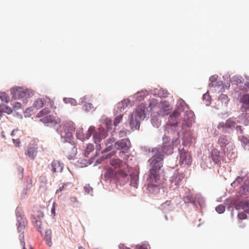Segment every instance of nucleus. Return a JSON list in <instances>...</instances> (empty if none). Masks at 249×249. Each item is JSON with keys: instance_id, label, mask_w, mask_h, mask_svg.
<instances>
[{"instance_id": "1", "label": "nucleus", "mask_w": 249, "mask_h": 249, "mask_svg": "<svg viewBox=\"0 0 249 249\" xmlns=\"http://www.w3.org/2000/svg\"><path fill=\"white\" fill-rule=\"evenodd\" d=\"M153 152H155L156 155L153 156L149 160L150 169L149 170L150 178L152 181H155V179L160 178L159 170L162 166V161L164 159L162 154H160V149L154 148Z\"/></svg>"}, {"instance_id": "2", "label": "nucleus", "mask_w": 249, "mask_h": 249, "mask_svg": "<svg viewBox=\"0 0 249 249\" xmlns=\"http://www.w3.org/2000/svg\"><path fill=\"white\" fill-rule=\"evenodd\" d=\"M144 109V105L142 104H140L137 107L135 111L129 116L128 120L132 130L139 129L141 121L145 117Z\"/></svg>"}, {"instance_id": "3", "label": "nucleus", "mask_w": 249, "mask_h": 249, "mask_svg": "<svg viewBox=\"0 0 249 249\" xmlns=\"http://www.w3.org/2000/svg\"><path fill=\"white\" fill-rule=\"evenodd\" d=\"M75 128L74 123L71 121L65 122L60 126L59 132L64 142H71L73 139L72 134Z\"/></svg>"}, {"instance_id": "4", "label": "nucleus", "mask_w": 249, "mask_h": 249, "mask_svg": "<svg viewBox=\"0 0 249 249\" xmlns=\"http://www.w3.org/2000/svg\"><path fill=\"white\" fill-rule=\"evenodd\" d=\"M11 92L13 97L15 99L28 98L32 95L33 93L30 90L24 89L20 87H15L11 89Z\"/></svg>"}, {"instance_id": "5", "label": "nucleus", "mask_w": 249, "mask_h": 249, "mask_svg": "<svg viewBox=\"0 0 249 249\" xmlns=\"http://www.w3.org/2000/svg\"><path fill=\"white\" fill-rule=\"evenodd\" d=\"M177 159L179 165L185 167L189 166L192 162V156L191 154L184 149H182L179 151V155Z\"/></svg>"}, {"instance_id": "6", "label": "nucleus", "mask_w": 249, "mask_h": 249, "mask_svg": "<svg viewBox=\"0 0 249 249\" xmlns=\"http://www.w3.org/2000/svg\"><path fill=\"white\" fill-rule=\"evenodd\" d=\"M184 178V175L183 173H179L178 171L175 172L170 178L171 187L173 188V189L178 188L182 184Z\"/></svg>"}, {"instance_id": "7", "label": "nucleus", "mask_w": 249, "mask_h": 249, "mask_svg": "<svg viewBox=\"0 0 249 249\" xmlns=\"http://www.w3.org/2000/svg\"><path fill=\"white\" fill-rule=\"evenodd\" d=\"M180 116V113L177 110L174 111L170 115L166 131L169 132L171 126H176L178 124Z\"/></svg>"}, {"instance_id": "8", "label": "nucleus", "mask_w": 249, "mask_h": 249, "mask_svg": "<svg viewBox=\"0 0 249 249\" xmlns=\"http://www.w3.org/2000/svg\"><path fill=\"white\" fill-rule=\"evenodd\" d=\"M160 180L159 179H155V181H152L150 178V176L148 178V185H147V190L149 193L152 194H157L159 191L160 187L159 185V181Z\"/></svg>"}, {"instance_id": "9", "label": "nucleus", "mask_w": 249, "mask_h": 249, "mask_svg": "<svg viewBox=\"0 0 249 249\" xmlns=\"http://www.w3.org/2000/svg\"><path fill=\"white\" fill-rule=\"evenodd\" d=\"M47 101L45 99H37L33 103V106L36 109H39L41 108L45 103H48V105L50 107L52 108H55L54 107V103L53 101H51L50 98L46 97Z\"/></svg>"}, {"instance_id": "10", "label": "nucleus", "mask_w": 249, "mask_h": 249, "mask_svg": "<svg viewBox=\"0 0 249 249\" xmlns=\"http://www.w3.org/2000/svg\"><path fill=\"white\" fill-rule=\"evenodd\" d=\"M130 142L127 139H122L114 143V148L116 149L127 151L130 147Z\"/></svg>"}, {"instance_id": "11", "label": "nucleus", "mask_w": 249, "mask_h": 249, "mask_svg": "<svg viewBox=\"0 0 249 249\" xmlns=\"http://www.w3.org/2000/svg\"><path fill=\"white\" fill-rule=\"evenodd\" d=\"M114 179L119 181H125L128 179V174L124 168L119 169L115 173Z\"/></svg>"}, {"instance_id": "12", "label": "nucleus", "mask_w": 249, "mask_h": 249, "mask_svg": "<svg viewBox=\"0 0 249 249\" xmlns=\"http://www.w3.org/2000/svg\"><path fill=\"white\" fill-rule=\"evenodd\" d=\"M37 145L35 142H31L29 144L26 155L31 159H34L37 154Z\"/></svg>"}, {"instance_id": "13", "label": "nucleus", "mask_w": 249, "mask_h": 249, "mask_svg": "<svg viewBox=\"0 0 249 249\" xmlns=\"http://www.w3.org/2000/svg\"><path fill=\"white\" fill-rule=\"evenodd\" d=\"M66 147V152L69 156L70 157V159L73 158L77 153V149L76 147L75 143L71 140Z\"/></svg>"}, {"instance_id": "14", "label": "nucleus", "mask_w": 249, "mask_h": 249, "mask_svg": "<svg viewBox=\"0 0 249 249\" xmlns=\"http://www.w3.org/2000/svg\"><path fill=\"white\" fill-rule=\"evenodd\" d=\"M186 116L183 120L182 123V125L183 127L186 126L187 127H190L192 125L193 121V113L190 111L186 112Z\"/></svg>"}, {"instance_id": "15", "label": "nucleus", "mask_w": 249, "mask_h": 249, "mask_svg": "<svg viewBox=\"0 0 249 249\" xmlns=\"http://www.w3.org/2000/svg\"><path fill=\"white\" fill-rule=\"evenodd\" d=\"M51 170L53 173H60L62 171V164L58 160H53L51 165Z\"/></svg>"}, {"instance_id": "16", "label": "nucleus", "mask_w": 249, "mask_h": 249, "mask_svg": "<svg viewBox=\"0 0 249 249\" xmlns=\"http://www.w3.org/2000/svg\"><path fill=\"white\" fill-rule=\"evenodd\" d=\"M237 210H243L246 213H249V200L239 202L235 206Z\"/></svg>"}, {"instance_id": "17", "label": "nucleus", "mask_w": 249, "mask_h": 249, "mask_svg": "<svg viewBox=\"0 0 249 249\" xmlns=\"http://www.w3.org/2000/svg\"><path fill=\"white\" fill-rule=\"evenodd\" d=\"M158 149H160V154L164 153L167 155H171L173 153V148L172 146L170 145H163L161 147H156Z\"/></svg>"}, {"instance_id": "18", "label": "nucleus", "mask_w": 249, "mask_h": 249, "mask_svg": "<svg viewBox=\"0 0 249 249\" xmlns=\"http://www.w3.org/2000/svg\"><path fill=\"white\" fill-rule=\"evenodd\" d=\"M115 142V139L114 138H111L107 139L106 143L107 147L102 152V153L107 152L111 150L114 149V143Z\"/></svg>"}, {"instance_id": "19", "label": "nucleus", "mask_w": 249, "mask_h": 249, "mask_svg": "<svg viewBox=\"0 0 249 249\" xmlns=\"http://www.w3.org/2000/svg\"><path fill=\"white\" fill-rule=\"evenodd\" d=\"M240 102L243 104L242 108L249 109V94H245L240 98Z\"/></svg>"}, {"instance_id": "20", "label": "nucleus", "mask_w": 249, "mask_h": 249, "mask_svg": "<svg viewBox=\"0 0 249 249\" xmlns=\"http://www.w3.org/2000/svg\"><path fill=\"white\" fill-rule=\"evenodd\" d=\"M44 240L47 244L50 247L52 246V231L51 230H47L45 233Z\"/></svg>"}, {"instance_id": "21", "label": "nucleus", "mask_w": 249, "mask_h": 249, "mask_svg": "<svg viewBox=\"0 0 249 249\" xmlns=\"http://www.w3.org/2000/svg\"><path fill=\"white\" fill-rule=\"evenodd\" d=\"M110 164L115 168H118L119 169L123 167L122 161L119 159H111L110 160Z\"/></svg>"}, {"instance_id": "22", "label": "nucleus", "mask_w": 249, "mask_h": 249, "mask_svg": "<svg viewBox=\"0 0 249 249\" xmlns=\"http://www.w3.org/2000/svg\"><path fill=\"white\" fill-rule=\"evenodd\" d=\"M104 132L100 131V132H96L93 134V138L94 142L96 144L99 143L101 142V140L103 138H105L106 137L103 134Z\"/></svg>"}, {"instance_id": "23", "label": "nucleus", "mask_w": 249, "mask_h": 249, "mask_svg": "<svg viewBox=\"0 0 249 249\" xmlns=\"http://www.w3.org/2000/svg\"><path fill=\"white\" fill-rule=\"evenodd\" d=\"M229 142V141L225 136L220 137L218 141V143L221 147H225Z\"/></svg>"}, {"instance_id": "24", "label": "nucleus", "mask_w": 249, "mask_h": 249, "mask_svg": "<svg viewBox=\"0 0 249 249\" xmlns=\"http://www.w3.org/2000/svg\"><path fill=\"white\" fill-rule=\"evenodd\" d=\"M54 117L53 116L48 115L41 119L40 121L44 124H47L49 123H53L54 121Z\"/></svg>"}, {"instance_id": "25", "label": "nucleus", "mask_w": 249, "mask_h": 249, "mask_svg": "<svg viewBox=\"0 0 249 249\" xmlns=\"http://www.w3.org/2000/svg\"><path fill=\"white\" fill-rule=\"evenodd\" d=\"M50 111V110L48 107L43 108L37 114L36 117L38 118L42 117L48 114Z\"/></svg>"}, {"instance_id": "26", "label": "nucleus", "mask_w": 249, "mask_h": 249, "mask_svg": "<svg viewBox=\"0 0 249 249\" xmlns=\"http://www.w3.org/2000/svg\"><path fill=\"white\" fill-rule=\"evenodd\" d=\"M94 149V146L93 144L89 143L87 145L86 148L85 150L84 156L88 157L90 152L92 151Z\"/></svg>"}, {"instance_id": "27", "label": "nucleus", "mask_w": 249, "mask_h": 249, "mask_svg": "<svg viewBox=\"0 0 249 249\" xmlns=\"http://www.w3.org/2000/svg\"><path fill=\"white\" fill-rule=\"evenodd\" d=\"M33 222H35V226L38 231L41 232V222L40 220H36V217H34Z\"/></svg>"}, {"instance_id": "28", "label": "nucleus", "mask_w": 249, "mask_h": 249, "mask_svg": "<svg viewBox=\"0 0 249 249\" xmlns=\"http://www.w3.org/2000/svg\"><path fill=\"white\" fill-rule=\"evenodd\" d=\"M129 104V101L127 99H124L119 103L118 107L120 108H124L127 107Z\"/></svg>"}, {"instance_id": "29", "label": "nucleus", "mask_w": 249, "mask_h": 249, "mask_svg": "<svg viewBox=\"0 0 249 249\" xmlns=\"http://www.w3.org/2000/svg\"><path fill=\"white\" fill-rule=\"evenodd\" d=\"M0 111H2L3 112H5L9 114L12 112V110L10 107L4 105H0Z\"/></svg>"}, {"instance_id": "30", "label": "nucleus", "mask_w": 249, "mask_h": 249, "mask_svg": "<svg viewBox=\"0 0 249 249\" xmlns=\"http://www.w3.org/2000/svg\"><path fill=\"white\" fill-rule=\"evenodd\" d=\"M83 108L87 112H89L94 110V107L91 103H86L83 106Z\"/></svg>"}, {"instance_id": "31", "label": "nucleus", "mask_w": 249, "mask_h": 249, "mask_svg": "<svg viewBox=\"0 0 249 249\" xmlns=\"http://www.w3.org/2000/svg\"><path fill=\"white\" fill-rule=\"evenodd\" d=\"M0 98L4 103H7L9 102V97L4 92H0Z\"/></svg>"}, {"instance_id": "32", "label": "nucleus", "mask_w": 249, "mask_h": 249, "mask_svg": "<svg viewBox=\"0 0 249 249\" xmlns=\"http://www.w3.org/2000/svg\"><path fill=\"white\" fill-rule=\"evenodd\" d=\"M138 177L136 176H133L131 178L130 185L135 188H137L138 186Z\"/></svg>"}, {"instance_id": "33", "label": "nucleus", "mask_w": 249, "mask_h": 249, "mask_svg": "<svg viewBox=\"0 0 249 249\" xmlns=\"http://www.w3.org/2000/svg\"><path fill=\"white\" fill-rule=\"evenodd\" d=\"M226 125L228 126V128H232L235 126V122L233 119L230 118L226 121Z\"/></svg>"}, {"instance_id": "34", "label": "nucleus", "mask_w": 249, "mask_h": 249, "mask_svg": "<svg viewBox=\"0 0 249 249\" xmlns=\"http://www.w3.org/2000/svg\"><path fill=\"white\" fill-rule=\"evenodd\" d=\"M76 135L77 139L81 141H84L85 140V136L83 135V130L82 129H78L76 131Z\"/></svg>"}, {"instance_id": "35", "label": "nucleus", "mask_w": 249, "mask_h": 249, "mask_svg": "<svg viewBox=\"0 0 249 249\" xmlns=\"http://www.w3.org/2000/svg\"><path fill=\"white\" fill-rule=\"evenodd\" d=\"M148 248H149V245L147 242H144L136 246V249H148Z\"/></svg>"}, {"instance_id": "36", "label": "nucleus", "mask_w": 249, "mask_h": 249, "mask_svg": "<svg viewBox=\"0 0 249 249\" xmlns=\"http://www.w3.org/2000/svg\"><path fill=\"white\" fill-rule=\"evenodd\" d=\"M158 104V101L156 99H152L149 102V107L150 110H152L154 107H156Z\"/></svg>"}, {"instance_id": "37", "label": "nucleus", "mask_w": 249, "mask_h": 249, "mask_svg": "<svg viewBox=\"0 0 249 249\" xmlns=\"http://www.w3.org/2000/svg\"><path fill=\"white\" fill-rule=\"evenodd\" d=\"M212 157L213 161L217 164H218L220 163V160L219 156L217 154H214V152L212 153Z\"/></svg>"}, {"instance_id": "38", "label": "nucleus", "mask_w": 249, "mask_h": 249, "mask_svg": "<svg viewBox=\"0 0 249 249\" xmlns=\"http://www.w3.org/2000/svg\"><path fill=\"white\" fill-rule=\"evenodd\" d=\"M94 127L93 126H90L89 127L87 133L86 134V136L85 137V139H88L92 135L93 133L94 132Z\"/></svg>"}, {"instance_id": "39", "label": "nucleus", "mask_w": 249, "mask_h": 249, "mask_svg": "<svg viewBox=\"0 0 249 249\" xmlns=\"http://www.w3.org/2000/svg\"><path fill=\"white\" fill-rule=\"evenodd\" d=\"M114 175L115 173H114L113 171L111 169H109L106 174V176L110 178H113L114 179Z\"/></svg>"}, {"instance_id": "40", "label": "nucleus", "mask_w": 249, "mask_h": 249, "mask_svg": "<svg viewBox=\"0 0 249 249\" xmlns=\"http://www.w3.org/2000/svg\"><path fill=\"white\" fill-rule=\"evenodd\" d=\"M172 205L171 201L168 200L165 201L161 204L160 207L162 209L164 210L168 208V207H170Z\"/></svg>"}, {"instance_id": "41", "label": "nucleus", "mask_w": 249, "mask_h": 249, "mask_svg": "<svg viewBox=\"0 0 249 249\" xmlns=\"http://www.w3.org/2000/svg\"><path fill=\"white\" fill-rule=\"evenodd\" d=\"M215 210L218 213H222L225 211V207L223 205H219L215 208Z\"/></svg>"}, {"instance_id": "42", "label": "nucleus", "mask_w": 249, "mask_h": 249, "mask_svg": "<svg viewBox=\"0 0 249 249\" xmlns=\"http://www.w3.org/2000/svg\"><path fill=\"white\" fill-rule=\"evenodd\" d=\"M246 213V212L244 211V212H241L238 214L237 217L239 220H242L247 218V215Z\"/></svg>"}, {"instance_id": "43", "label": "nucleus", "mask_w": 249, "mask_h": 249, "mask_svg": "<svg viewBox=\"0 0 249 249\" xmlns=\"http://www.w3.org/2000/svg\"><path fill=\"white\" fill-rule=\"evenodd\" d=\"M114 154L109 153L108 155L105 156L103 155L101 158L98 159L96 161L98 163H101L102 161L107 159L108 158L111 157Z\"/></svg>"}, {"instance_id": "44", "label": "nucleus", "mask_w": 249, "mask_h": 249, "mask_svg": "<svg viewBox=\"0 0 249 249\" xmlns=\"http://www.w3.org/2000/svg\"><path fill=\"white\" fill-rule=\"evenodd\" d=\"M123 117V115L121 114L118 116H117L114 121V125L116 126L117 125L122 121V118Z\"/></svg>"}, {"instance_id": "45", "label": "nucleus", "mask_w": 249, "mask_h": 249, "mask_svg": "<svg viewBox=\"0 0 249 249\" xmlns=\"http://www.w3.org/2000/svg\"><path fill=\"white\" fill-rule=\"evenodd\" d=\"M217 128L218 129H220L221 128H222L223 130L228 128V126L226 125V122H220L218 123L217 125Z\"/></svg>"}, {"instance_id": "46", "label": "nucleus", "mask_w": 249, "mask_h": 249, "mask_svg": "<svg viewBox=\"0 0 249 249\" xmlns=\"http://www.w3.org/2000/svg\"><path fill=\"white\" fill-rule=\"evenodd\" d=\"M64 101L65 103H71V105H75L76 104V101L71 98H64Z\"/></svg>"}, {"instance_id": "47", "label": "nucleus", "mask_w": 249, "mask_h": 249, "mask_svg": "<svg viewBox=\"0 0 249 249\" xmlns=\"http://www.w3.org/2000/svg\"><path fill=\"white\" fill-rule=\"evenodd\" d=\"M25 229V224L24 222L23 223H19L18 227V230L19 232H23V230Z\"/></svg>"}, {"instance_id": "48", "label": "nucleus", "mask_w": 249, "mask_h": 249, "mask_svg": "<svg viewBox=\"0 0 249 249\" xmlns=\"http://www.w3.org/2000/svg\"><path fill=\"white\" fill-rule=\"evenodd\" d=\"M66 186V184L65 183H61L59 185V188L56 190V193H58L60 192H61L65 189V187Z\"/></svg>"}, {"instance_id": "49", "label": "nucleus", "mask_w": 249, "mask_h": 249, "mask_svg": "<svg viewBox=\"0 0 249 249\" xmlns=\"http://www.w3.org/2000/svg\"><path fill=\"white\" fill-rule=\"evenodd\" d=\"M13 142L15 145L17 147H19L20 144V141L18 139H13Z\"/></svg>"}, {"instance_id": "50", "label": "nucleus", "mask_w": 249, "mask_h": 249, "mask_svg": "<svg viewBox=\"0 0 249 249\" xmlns=\"http://www.w3.org/2000/svg\"><path fill=\"white\" fill-rule=\"evenodd\" d=\"M84 190L87 193L89 194L92 191V189L89 186V185H87L84 187Z\"/></svg>"}, {"instance_id": "51", "label": "nucleus", "mask_w": 249, "mask_h": 249, "mask_svg": "<svg viewBox=\"0 0 249 249\" xmlns=\"http://www.w3.org/2000/svg\"><path fill=\"white\" fill-rule=\"evenodd\" d=\"M162 140L163 142V145H166L170 141L169 138L165 135L163 137Z\"/></svg>"}, {"instance_id": "52", "label": "nucleus", "mask_w": 249, "mask_h": 249, "mask_svg": "<svg viewBox=\"0 0 249 249\" xmlns=\"http://www.w3.org/2000/svg\"><path fill=\"white\" fill-rule=\"evenodd\" d=\"M241 141L245 144H247L249 142V140L247 138L243 136L242 137Z\"/></svg>"}, {"instance_id": "53", "label": "nucleus", "mask_w": 249, "mask_h": 249, "mask_svg": "<svg viewBox=\"0 0 249 249\" xmlns=\"http://www.w3.org/2000/svg\"><path fill=\"white\" fill-rule=\"evenodd\" d=\"M55 203L54 202L53 203V207H52V208L51 209V213H52L53 215V216H54L55 215Z\"/></svg>"}, {"instance_id": "54", "label": "nucleus", "mask_w": 249, "mask_h": 249, "mask_svg": "<svg viewBox=\"0 0 249 249\" xmlns=\"http://www.w3.org/2000/svg\"><path fill=\"white\" fill-rule=\"evenodd\" d=\"M215 77L214 76H212L210 77V80L211 81V83H210L209 86H213V82H214L215 80Z\"/></svg>"}, {"instance_id": "55", "label": "nucleus", "mask_w": 249, "mask_h": 249, "mask_svg": "<svg viewBox=\"0 0 249 249\" xmlns=\"http://www.w3.org/2000/svg\"><path fill=\"white\" fill-rule=\"evenodd\" d=\"M159 114L161 116H164L167 115L168 114V112L167 110H164V112H163L162 110H160Z\"/></svg>"}, {"instance_id": "56", "label": "nucleus", "mask_w": 249, "mask_h": 249, "mask_svg": "<svg viewBox=\"0 0 249 249\" xmlns=\"http://www.w3.org/2000/svg\"><path fill=\"white\" fill-rule=\"evenodd\" d=\"M126 131H121L119 133L120 137H123L124 136H126Z\"/></svg>"}, {"instance_id": "57", "label": "nucleus", "mask_w": 249, "mask_h": 249, "mask_svg": "<svg viewBox=\"0 0 249 249\" xmlns=\"http://www.w3.org/2000/svg\"><path fill=\"white\" fill-rule=\"evenodd\" d=\"M179 143V141L178 139H176L175 140H173L172 141V145L173 146L177 145Z\"/></svg>"}, {"instance_id": "58", "label": "nucleus", "mask_w": 249, "mask_h": 249, "mask_svg": "<svg viewBox=\"0 0 249 249\" xmlns=\"http://www.w3.org/2000/svg\"><path fill=\"white\" fill-rule=\"evenodd\" d=\"M243 178H242L238 177L234 181V183H236V182H240L241 181H242Z\"/></svg>"}, {"instance_id": "59", "label": "nucleus", "mask_w": 249, "mask_h": 249, "mask_svg": "<svg viewBox=\"0 0 249 249\" xmlns=\"http://www.w3.org/2000/svg\"><path fill=\"white\" fill-rule=\"evenodd\" d=\"M37 217L39 219L42 218L43 217V214L41 212H39V214L37 215Z\"/></svg>"}, {"instance_id": "60", "label": "nucleus", "mask_w": 249, "mask_h": 249, "mask_svg": "<svg viewBox=\"0 0 249 249\" xmlns=\"http://www.w3.org/2000/svg\"><path fill=\"white\" fill-rule=\"evenodd\" d=\"M71 201L72 202H77V198L75 196H73V197H71Z\"/></svg>"}, {"instance_id": "61", "label": "nucleus", "mask_w": 249, "mask_h": 249, "mask_svg": "<svg viewBox=\"0 0 249 249\" xmlns=\"http://www.w3.org/2000/svg\"><path fill=\"white\" fill-rule=\"evenodd\" d=\"M21 245L22 246V248H23V249H25V242L23 241H21Z\"/></svg>"}, {"instance_id": "62", "label": "nucleus", "mask_w": 249, "mask_h": 249, "mask_svg": "<svg viewBox=\"0 0 249 249\" xmlns=\"http://www.w3.org/2000/svg\"><path fill=\"white\" fill-rule=\"evenodd\" d=\"M18 131V130H13L11 132V135L14 137L15 135V133Z\"/></svg>"}, {"instance_id": "63", "label": "nucleus", "mask_w": 249, "mask_h": 249, "mask_svg": "<svg viewBox=\"0 0 249 249\" xmlns=\"http://www.w3.org/2000/svg\"><path fill=\"white\" fill-rule=\"evenodd\" d=\"M101 149V146L100 144H98V145H96V150H100Z\"/></svg>"}, {"instance_id": "64", "label": "nucleus", "mask_w": 249, "mask_h": 249, "mask_svg": "<svg viewBox=\"0 0 249 249\" xmlns=\"http://www.w3.org/2000/svg\"><path fill=\"white\" fill-rule=\"evenodd\" d=\"M15 104L18 107H19L21 106L20 104L19 103H16Z\"/></svg>"}]
</instances>
